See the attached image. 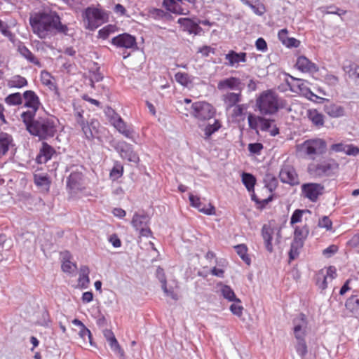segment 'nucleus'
<instances>
[{"label":"nucleus","instance_id":"393cba45","mask_svg":"<svg viewBox=\"0 0 359 359\" xmlns=\"http://www.w3.org/2000/svg\"><path fill=\"white\" fill-rule=\"evenodd\" d=\"M55 153V149L49 145L47 142H42L41 148L36 156V161L39 163H46L51 159Z\"/></svg>","mask_w":359,"mask_h":359},{"label":"nucleus","instance_id":"423d86ee","mask_svg":"<svg viewBox=\"0 0 359 359\" xmlns=\"http://www.w3.org/2000/svg\"><path fill=\"white\" fill-rule=\"evenodd\" d=\"M186 110L187 112L184 113L186 116L190 115L201 121H205L212 118L215 114L214 107L205 101L193 102L191 105L190 110L188 109H186Z\"/></svg>","mask_w":359,"mask_h":359},{"label":"nucleus","instance_id":"0e129e2a","mask_svg":"<svg viewBox=\"0 0 359 359\" xmlns=\"http://www.w3.org/2000/svg\"><path fill=\"white\" fill-rule=\"evenodd\" d=\"M255 4L252 7L253 12L257 15H262L266 12L265 6L259 0L255 1Z\"/></svg>","mask_w":359,"mask_h":359},{"label":"nucleus","instance_id":"6e6552de","mask_svg":"<svg viewBox=\"0 0 359 359\" xmlns=\"http://www.w3.org/2000/svg\"><path fill=\"white\" fill-rule=\"evenodd\" d=\"M339 164L332 158L323 161L320 163H313L309 166V172L317 177H331L337 173Z\"/></svg>","mask_w":359,"mask_h":359},{"label":"nucleus","instance_id":"5fc2aeb1","mask_svg":"<svg viewBox=\"0 0 359 359\" xmlns=\"http://www.w3.org/2000/svg\"><path fill=\"white\" fill-rule=\"evenodd\" d=\"M179 287L178 283L176 281H174V286H171L170 288H168L167 287V283H165V288L161 287L164 293L170 297L171 299L177 301L179 299L178 294L175 292V289H177Z\"/></svg>","mask_w":359,"mask_h":359},{"label":"nucleus","instance_id":"c756f323","mask_svg":"<svg viewBox=\"0 0 359 359\" xmlns=\"http://www.w3.org/2000/svg\"><path fill=\"white\" fill-rule=\"evenodd\" d=\"M13 146V139L11 135L5 133H0V154L6 155L9 149Z\"/></svg>","mask_w":359,"mask_h":359},{"label":"nucleus","instance_id":"473e14b6","mask_svg":"<svg viewBox=\"0 0 359 359\" xmlns=\"http://www.w3.org/2000/svg\"><path fill=\"white\" fill-rule=\"evenodd\" d=\"M259 128L262 131H269L271 135L276 136L279 134L278 128L274 125L271 130L270 128L272 126V123L274 122V120L268 119L263 116H259Z\"/></svg>","mask_w":359,"mask_h":359},{"label":"nucleus","instance_id":"052dcab7","mask_svg":"<svg viewBox=\"0 0 359 359\" xmlns=\"http://www.w3.org/2000/svg\"><path fill=\"white\" fill-rule=\"evenodd\" d=\"M108 343L112 351L118 353L121 357H123L124 355V351L119 345L116 337L112 338L111 340L108 341Z\"/></svg>","mask_w":359,"mask_h":359},{"label":"nucleus","instance_id":"680f3d73","mask_svg":"<svg viewBox=\"0 0 359 359\" xmlns=\"http://www.w3.org/2000/svg\"><path fill=\"white\" fill-rule=\"evenodd\" d=\"M318 226L324 228L327 231H331L332 229V222L327 216H323L318 221Z\"/></svg>","mask_w":359,"mask_h":359},{"label":"nucleus","instance_id":"c03bdc74","mask_svg":"<svg viewBox=\"0 0 359 359\" xmlns=\"http://www.w3.org/2000/svg\"><path fill=\"white\" fill-rule=\"evenodd\" d=\"M70 258H71V257L69 255V253H67L63 257V260L62 262L61 267H62V270L65 273H72L74 272L77 268L76 264L75 263L72 262L70 260Z\"/></svg>","mask_w":359,"mask_h":359},{"label":"nucleus","instance_id":"864d4df0","mask_svg":"<svg viewBox=\"0 0 359 359\" xmlns=\"http://www.w3.org/2000/svg\"><path fill=\"white\" fill-rule=\"evenodd\" d=\"M175 79L180 85L187 87L191 83L189 75L185 72H177L175 75Z\"/></svg>","mask_w":359,"mask_h":359},{"label":"nucleus","instance_id":"5701e85b","mask_svg":"<svg viewBox=\"0 0 359 359\" xmlns=\"http://www.w3.org/2000/svg\"><path fill=\"white\" fill-rule=\"evenodd\" d=\"M330 152L344 153L348 156H356L359 154V148L353 144H346L344 142L333 144L330 147Z\"/></svg>","mask_w":359,"mask_h":359},{"label":"nucleus","instance_id":"7ed1b4c3","mask_svg":"<svg viewBox=\"0 0 359 359\" xmlns=\"http://www.w3.org/2000/svg\"><path fill=\"white\" fill-rule=\"evenodd\" d=\"M293 332L294 337L297 341V344L295 346L296 351L302 358H304L308 353L307 345L305 340L308 326V320L306 315L302 313H299L293 319Z\"/></svg>","mask_w":359,"mask_h":359},{"label":"nucleus","instance_id":"ddd939ff","mask_svg":"<svg viewBox=\"0 0 359 359\" xmlns=\"http://www.w3.org/2000/svg\"><path fill=\"white\" fill-rule=\"evenodd\" d=\"M337 276V269L334 266L324 267L319 270L315 276V283L319 290H325L330 282H332Z\"/></svg>","mask_w":359,"mask_h":359},{"label":"nucleus","instance_id":"13d9d810","mask_svg":"<svg viewBox=\"0 0 359 359\" xmlns=\"http://www.w3.org/2000/svg\"><path fill=\"white\" fill-rule=\"evenodd\" d=\"M248 109V106L245 104H238L237 105L233 107L232 110L231 116L234 118H238L241 117L245 114V111Z\"/></svg>","mask_w":359,"mask_h":359},{"label":"nucleus","instance_id":"412c9836","mask_svg":"<svg viewBox=\"0 0 359 359\" xmlns=\"http://www.w3.org/2000/svg\"><path fill=\"white\" fill-rule=\"evenodd\" d=\"M40 80L43 86L53 92L54 95L57 100H61V93L55 83V79L46 70L42 71L40 75Z\"/></svg>","mask_w":359,"mask_h":359},{"label":"nucleus","instance_id":"a19ab883","mask_svg":"<svg viewBox=\"0 0 359 359\" xmlns=\"http://www.w3.org/2000/svg\"><path fill=\"white\" fill-rule=\"evenodd\" d=\"M148 221L149 219L147 216L135 213L133 217L131 224L133 226L137 231L140 229H142L143 226H146Z\"/></svg>","mask_w":359,"mask_h":359},{"label":"nucleus","instance_id":"774afa93","mask_svg":"<svg viewBox=\"0 0 359 359\" xmlns=\"http://www.w3.org/2000/svg\"><path fill=\"white\" fill-rule=\"evenodd\" d=\"M338 250L339 248L336 245H331L323 250V255L326 257H330L334 255L338 251Z\"/></svg>","mask_w":359,"mask_h":359},{"label":"nucleus","instance_id":"de8ad7c7","mask_svg":"<svg viewBox=\"0 0 359 359\" xmlns=\"http://www.w3.org/2000/svg\"><path fill=\"white\" fill-rule=\"evenodd\" d=\"M221 287V293L224 298L227 299L229 302L235 301L236 302L241 303V300L236 298V294L231 287L226 285L220 284Z\"/></svg>","mask_w":359,"mask_h":359},{"label":"nucleus","instance_id":"58836bf2","mask_svg":"<svg viewBox=\"0 0 359 359\" xmlns=\"http://www.w3.org/2000/svg\"><path fill=\"white\" fill-rule=\"evenodd\" d=\"M88 274H89L88 267L86 266H81L80 269V273H79V280H78V284L81 288H87L88 287L89 283H90Z\"/></svg>","mask_w":359,"mask_h":359},{"label":"nucleus","instance_id":"f8f14e48","mask_svg":"<svg viewBox=\"0 0 359 359\" xmlns=\"http://www.w3.org/2000/svg\"><path fill=\"white\" fill-rule=\"evenodd\" d=\"M327 148L326 142L320 138L309 139L299 146V149L309 156L323 154Z\"/></svg>","mask_w":359,"mask_h":359},{"label":"nucleus","instance_id":"aec40b11","mask_svg":"<svg viewBox=\"0 0 359 359\" xmlns=\"http://www.w3.org/2000/svg\"><path fill=\"white\" fill-rule=\"evenodd\" d=\"M242 81L239 78L230 76L219 81L217 83V89L220 91H242Z\"/></svg>","mask_w":359,"mask_h":359},{"label":"nucleus","instance_id":"39448f33","mask_svg":"<svg viewBox=\"0 0 359 359\" xmlns=\"http://www.w3.org/2000/svg\"><path fill=\"white\" fill-rule=\"evenodd\" d=\"M22 97L24 100V107L29 109L23 111L20 117L22 122H28L35 117L37 111L41 106V103L38 95L32 90H25L22 94Z\"/></svg>","mask_w":359,"mask_h":359},{"label":"nucleus","instance_id":"b1692460","mask_svg":"<svg viewBox=\"0 0 359 359\" xmlns=\"http://www.w3.org/2000/svg\"><path fill=\"white\" fill-rule=\"evenodd\" d=\"M295 67L299 71L305 73H315L318 72V66L304 56H299L297 59Z\"/></svg>","mask_w":359,"mask_h":359},{"label":"nucleus","instance_id":"f257e3e1","mask_svg":"<svg viewBox=\"0 0 359 359\" xmlns=\"http://www.w3.org/2000/svg\"><path fill=\"white\" fill-rule=\"evenodd\" d=\"M29 25L32 32L41 39L50 38L56 33L67 34L68 28L62 25L60 18L56 14L38 12L29 17Z\"/></svg>","mask_w":359,"mask_h":359},{"label":"nucleus","instance_id":"338daca9","mask_svg":"<svg viewBox=\"0 0 359 359\" xmlns=\"http://www.w3.org/2000/svg\"><path fill=\"white\" fill-rule=\"evenodd\" d=\"M230 310L233 314L240 317L243 314V307L239 304V302H237L236 304H232L230 306Z\"/></svg>","mask_w":359,"mask_h":359},{"label":"nucleus","instance_id":"ea45409f","mask_svg":"<svg viewBox=\"0 0 359 359\" xmlns=\"http://www.w3.org/2000/svg\"><path fill=\"white\" fill-rule=\"evenodd\" d=\"M263 181L265 187L271 194L276 189L278 183L277 178L273 174L269 172L265 174Z\"/></svg>","mask_w":359,"mask_h":359},{"label":"nucleus","instance_id":"79ce46f5","mask_svg":"<svg viewBox=\"0 0 359 359\" xmlns=\"http://www.w3.org/2000/svg\"><path fill=\"white\" fill-rule=\"evenodd\" d=\"M236 253L241 259L248 265L251 263V259L248 254V248L245 244H239L234 246Z\"/></svg>","mask_w":359,"mask_h":359},{"label":"nucleus","instance_id":"a211bd4d","mask_svg":"<svg viewBox=\"0 0 359 359\" xmlns=\"http://www.w3.org/2000/svg\"><path fill=\"white\" fill-rule=\"evenodd\" d=\"M121 157L130 162L137 163L140 161L138 154L133 150V145L126 142H121L116 147Z\"/></svg>","mask_w":359,"mask_h":359},{"label":"nucleus","instance_id":"4468645a","mask_svg":"<svg viewBox=\"0 0 359 359\" xmlns=\"http://www.w3.org/2000/svg\"><path fill=\"white\" fill-rule=\"evenodd\" d=\"M242 182L246 187L248 191L254 192L255 185L256 184V178L250 173L243 172L241 175ZM273 196L271 194L268 198L264 199H260L257 196L255 193L252 194V200L254 201L257 204L259 205L260 208H264L266 205L271 201Z\"/></svg>","mask_w":359,"mask_h":359},{"label":"nucleus","instance_id":"3c124183","mask_svg":"<svg viewBox=\"0 0 359 359\" xmlns=\"http://www.w3.org/2000/svg\"><path fill=\"white\" fill-rule=\"evenodd\" d=\"M297 82L300 83V88L298 89L299 93L303 95L304 97L308 98L310 100H314L313 98H319L316 95H315L307 86L306 82L304 81H297Z\"/></svg>","mask_w":359,"mask_h":359},{"label":"nucleus","instance_id":"37998d69","mask_svg":"<svg viewBox=\"0 0 359 359\" xmlns=\"http://www.w3.org/2000/svg\"><path fill=\"white\" fill-rule=\"evenodd\" d=\"M304 245V243L302 242L292 240L291 243L290 250L289 252L290 262L298 257L300 253V250L303 248Z\"/></svg>","mask_w":359,"mask_h":359},{"label":"nucleus","instance_id":"2eb2a0df","mask_svg":"<svg viewBox=\"0 0 359 359\" xmlns=\"http://www.w3.org/2000/svg\"><path fill=\"white\" fill-rule=\"evenodd\" d=\"M279 178L283 183L291 186L298 185L299 179L294 166L287 161H285L279 172Z\"/></svg>","mask_w":359,"mask_h":359},{"label":"nucleus","instance_id":"bb28decb","mask_svg":"<svg viewBox=\"0 0 359 359\" xmlns=\"http://www.w3.org/2000/svg\"><path fill=\"white\" fill-rule=\"evenodd\" d=\"M242 91L227 92L222 95V101L226 109H230L239 104L242 100Z\"/></svg>","mask_w":359,"mask_h":359},{"label":"nucleus","instance_id":"9d476101","mask_svg":"<svg viewBox=\"0 0 359 359\" xmlns=\"http://www.w3.org/2000/svg\"><path fill=\"white\" fill-rule=\"evenodd\" d=\"M106 114L109 123L124 137L133 139L134 130L131 126H128L123 119L111 108L107 109Z\"/></svg>","mask_w":359,"mask_h":359},{"label":"nucleus","instance_id":"2f4dec72","mask_svg":"<svg viewBox=\"0 0 359 359\" xmlns=\"http://www.w3.org/2000/svg\"><path fill=\"white\" fill-rule=\"evenodd\" d=\"M346 309L355 317L359 318V295L352 294L345 302Z\"/></svg>","mask_w":359,"mask_h":359},{"label":"nucleus","instance_id":"6e6d98bb","mask_svg":"<svg viewBox=\"0 0 359 359\" xmlns=\"http://www.w3.org/2000/svg\"><path fill=\"white\" fill-rule=\"evenodd\" d=\"M84 111L80 108H74V117L77 125L81 128L83 125L86 123L83 117Z\"/></svg>","mask_w":359,"mask_h":359},{"label":"nucleus","instance_id":"4be33fe9","mask_svg":"<svg viewBox=\"0 0 359 359\" xmlns=\"http://www.w3.org/2000/svg\"><path fill=\"white\" fill-rule=\"evenodd\" d=\"M225 60L227 61L226 65L229 67H238L240 63L247 62V53L245 52L237 53L233 50H230L225 55Z\"/></svg>","mask_w":359,"mask_h":359},{"label":"nucleus","instance_id":"bf43d9fd","mask_svg":"<svg viewBox=\"0 0 359 359\" xmlns=\"http://www.w3.org/2000/svg\"><path fill=\"white\" fill-rule=\"evenodd\" d=\"M306 211L304 210H299V209H297L293 212V213L290 217V224L292 227L295 226H296L295 224L297 223L302 222L303 214Z\"/></svg>","mask_w":359,"mask_h":359},{"label":"nucleus","instance_id":"f3484780","mask_svg":"<svg viewBox=\"0 0 359 359\" xmlns=\"http://www.w3.org/2000/svg\"><path fill=\"white\" fill-rule=\"evenodd\" d=\"M111 43L117 48L125 49H136L137 48L136 38L128 33H123L112 38Z\"/></svg>","mask_w":359,"mask_h":359},{"label":"nucleus","instance_id":"72a5a7b5","mask_svg":"<svg viewBox=\"0 0 359 359\" xmlns=\"http://www.w3.org/2000/svg\"><path fill=\"white\" fill-rule=\"evenodd\" d=\"M288 31L287 29H282L278 33L279 40L287 47H298L299 46V41L294 38L288 37Z\"/></svg>","mask_w":359,"mask_h":359},{"label":"nucleus","instance_id":"20e7f679","mask_svg":"<svg viewBox=\"0 0 359 359\" xmlns=\"http://www.w3.org/2000/svg\"><path fill=\"white\" fill-rule=\"evenodd\" d=\"M256 106L263 115L274 114L280 108L278 95L271 90L263 91L256 100Z\"/></svg>","mask_w":359,"mask_h":359},{"label":"nucleus","instance_id":"e2e57ef3","mask_svg":"<svg viewBox=\"0 0 359 359\" xmlns=\"http://www.w3.org/2000/svg\"><path fill=\"white\" fill-rule=\"evenodd\" d=\"M258 119H259V116H255V115L252 114L251 113H250L248 114V125L251 129L257 130L259 128V121H258Z\"/></svg>","mask_w":359,"mask_h":359},{"label":"nucleus","instance_id":"1a4fd4ad","mask_svg":"<svg viewBox=\"0 0 359 359\" xmlns=\"http://www.w3.org/2000/svg\"><path fill=\"white\" fill-rule=\"evenodd\" d=\"M82 170V167L80 170L76 168L71 172L67 177L66 189L68 194L72 198L74 197L79 192L86 189V178Z\"/></svg>","mask_w":359,"mask_h":359},{"label":"nucleus","instance_id":"7c9ffc66","mask_svg":"<svg viewBox=\"0 0 359 359\" xmlns=\"http://www.w3.org/2000/svg\"><path fill=\"white\" fill-rule=\"evenodd\" d=\"M324 111L332 118H339L344 115V108L335 103L330 102L324 106Z\"/></svg>","mask_w":359,"mask_h":359},{"label":"nucleus","instance_id":"a878e982","mask_svg":"<svg viewBox=\"0 0 359 359\" xmlns=\"http://www.w3.org/2000/svg\"><path fill=\"white\" fill-rule=\"evenodd\" d=\"M177 23L182 27L183 31L187 32L189 34H198L202 30L198 24L190 18H179Z\"/></svg>","mask_w":359,"mask_h":359},{"label":"nucleus","instance_id":"09e8293b","mask_svg":"<svg viewBox=\"0 0 359 359\" xmlns=\"http://www.w3.org/2000/svg\"><path fill=\"white\" fill-rule=\"evenodd\" d=\"M5 102L10 106L20 105L23 102V97L20 93H14L5 97Z\"/></svg>","mask_w":359,"mask_h":359},{"label":"nucleus","instance_id":"c85d7f7f","mask_svg":"<svg viewBox=\"0 0 359 359\" xmlns=\"http://www.w3.org/2000/svg\"><path fill=\"white\" fill-rule=\"evenodd\" d=\"M275 229L269 225L264 224L262 229V236L264 241L266 249L268 252H272L273 247L272 244L273 236L274 234Z\"/></svg>","mask_w":359,"mask_h":359},{"label":"nucleus","instance_id":"a18cd8bd","mask_svg":"<svg viewBox=\"0 0 359 359\" xmlns=\"http://www.w3.org/2000/svg\"><path fill=\"white\" fill-rule=\"evenodd\" d=\"M118 30V27L116 25H107L98 31V37L105 40Z\"/></svg>","mask_w":359,"mask_h":359},{"label":"nucleus","instance_id":"69168bd1","mask_svg":"<svg viewBox=\"0 0 359 359\" xmlns=\"http://www.w3.org/2000/svg\"><path fill=\"white\" fill-rule=\"evenodd\" d=\"M263 148V144L258 142L248 144V150L251 154H260Z\"/></svg>","mask_w":359,"mask_h":359},{"label":"nucleus","instance_id":"6ab92c4d","mask_svg":"<svg viewBox=\"0 0 359 359\" xmlns=\"http://www.w3.org/2000/svg\"><path fill=\"white\" fill-rule=\"evenodd\" d=\"M189 199L191 206L196 208L199 212L207 215H215L216 213L215 208L210 203H203L201 202L200 197L189 194Z\"/></svg>","mask_w":359,"mask_h":359},{"label":"nucleus","instance_id":"4c0bfd02","mask_svg":"<svg viewBox=\"0 0 359 359\" xmlns=\"http://www.w3.org/2000/svg\"><path fill=\"white\" fill-rule=\"evenodd\" d=\"M309 119L316 127L320 128L324 125V116L316 109H309L307 113Z\"/></svg>","mask_w":359,"mask_h":359},{"label":"nucleus","instance_id":"603ef678","mask_svg":"<svg viewBox=\"0 0 359 359\" xmlns=\"http://www.w3.org/2000/svg\"><path fill=\"white\" fill-rule=\"evenodd\" d=\"M222 127L220 121L217 119L215 120L213 124H208L204 129V133L206 138L210 137L213 133L218 131Z\"/></svg>","mask_w":359,"mask_h":359},{"label":"nucleus","instance_id":"cd10ccee","mask_svg":"<svg viewBox=\"0 0 359 359\" xmlns=\"http://www.w3.org/2000/svg\"><path fill=\"white\" fill-rule=\"evenodd\" d=\"M18 51L22 57L26 59L29 62L41 67L42 64L40 60L31 52V50L22 43H20L18 47Z\"/></svg>","mask_w":359,"mask_h":359},{"label":"nucleus","instance_id":"0eeeda50","mask_svg":"<svg viewBox=\"0 0 359 359\" xmlns=\"http://www.w3.org/2000/svg\"><path fill=\"white\" fill-rule=\"evenodd\" d=\"M108 20L107 13L100 8L88 7L86 9L83 15L85 27L89 30H94Z\"/></svg>","mask_w":359,"mask_h":359},{"label":"nucleus","instance_id":"e433bc0d","mask_svg":"<svg viewBox=\"0 0 359 359\" xmlns=\"http://www.w3.org/2000/svg\"><path fill=\"white\" fill-rule=\"evenodd\" d=\"M27 85V79L20 75H15L7 80V86L9 88H22Z\"/></svg>","mask_w":359,"mask_h":359},{"label":"nucleus","instance_id":"4d7b16f0","mask_svg":"<svg viewBox=\"0 0 359 359\" xmlns=\"http://www.w3.org/2000/svg\"><path fill=\"white\" fill-rule=\"evenodd\" d=\"M0 32L6 36L9 41H13L15 39V34L9 29L8 25L0 19Z\"/></svg>","mask_w":359,"mask_h":359},{"label":"nucleus","instance_id":"49530a36","mask_svg":"<svg viewBox=\"0 0 359 359\" xmlns=\"http://www.w3.org/2000/svg\"><path fill=\"white\" fill-rule=\"evenodd\" d=\"M123 165L121 163L116 161L112 169L110 170L109 177L111 180L116 181L123 176Z\"/></svg>","mask_w":359,"mask_h":359},{"label":"nucleus","instance_id":"8fccbe9b","mask_svg":"<svg viewBox=\"0 0 359 359\" xmlns=\"http://www.w3.org/2000/svg\"><path fill=\"white\" fill-rule=\"evenodd\" d=\"M344 70L351 79L359 80V65L355 62H351L344 67Z\"/></svg>","mask_w":359,"mask_h":359},{"label":"nucleus","instance_id":"f704fd0d","mask_svg":"<svg viewBox=\"0 0 359 359\" xmlns=\"http://www.w3.org/2000/svg\"><path fill=\"white\" fill-rule=\"evenodd\" d=\"M294 228L293 240L304 243L309 234V228L307 224L303 226H295Z\"/></svg>","mask_w":359,"mask_h":359},{"label":"nucleus","instance_id":"f03ea898","mask_svg":"<svg viewBox=\"0 0 359 359\" xmlns=\"http://www.w3.org/2000/svg\"><path fill=\"white\" fill-rule=\"evenodd\" d=\"M27 130L32 135L38 137L39 140H46L53 137L57 130L58 120L53 116H39L36 119H31L23 122Z\"/></svg>","mask_w":359,"mask_h":359},{"label":"nucleus","instance_id":"9b49d317","mask_svg":"<svg viewBox=\"0 0 359 359\" xmlns=\"http://www.w3.org/2000/svg\"><path fill=\"white\" fill-rule=\"evenodd\" d=\"M325 193V187L320 183L308 182L301 186V196L310 202L316 203Z\"/></svg>","mask_w":359,"mask_h":359},{"label":"nucleus","instance_id":"c9c22d12","mask_svg":"<svg viewBox=\"0 0 359 359\" xmlns=\"http://www.w3.org/2000/svg\"><path fill=\"white\" fill-rule=\"evenodd\" d=\"M34 182L37 187H41L46 192L49 191L51 181L48 175L34 174Z\"/></svg>","mask_w":359,"mask_h":359},{"label":"nucleus","instance_id":"dca6fc26","mask_svg":"<svg viewBox=\"0 0 359 359\" xmlns=\"http://www.w3.org/2000/svg\"><path fill=\"white\" fill-rule=\"evenodd\" d=\"M81 129L86 138L88 140H93L94 139L100 140L102 137L103 130H105L100 122L95 118L87 121Z\"/></svg>","mask_w":359,"mask_h":359}]
</instances>
